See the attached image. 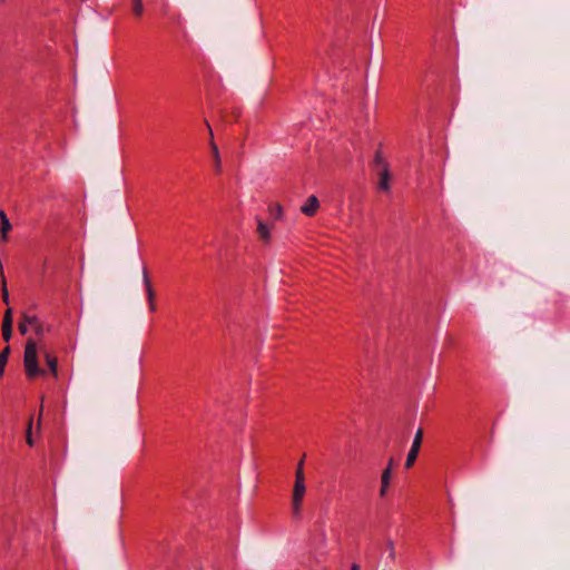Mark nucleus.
I'll return each instance as SVG.
<instances>
[{"instance_id": "obj_17", "label": "nucleus", "mask_w": 570, "mask_h": 570, "mask_svg": "<svg viewBox=\"0 0 570 570\" xmlns=\"http://www.w3.org/2000/svg\"><path fill=\"white\" fill-rule=\"evenodd\" d=\"M384 164L389 163L384 159L382 150L377 149L374 155L373 165L382 169L384 168Z\"/></svg>"}, {"instance_id": "obj_8", "label": "nucleus", "mask_w": 570, "mask_h": 570, "mask_svg": "<svg viewBox=\"0 0 570 570\" xmlns=\"http://www.w3.org/2000/svg\"><path fill=\"white\" fill-rule=\"evenodd\" d=\"M42 354H43L46 364L49 368V372L51 373V375L55 379H58V358H57V356L48 350H45L42 352Z\"/></svg>"}, {"instance_id": "obj_7", "label": "nucleus", "mask_w": 570, "mask_h": 570, "mask_svg": "<svg viewBox=\"0 0 570 570\" xmlns=\"http://www.w3.org/2000/svg\"><path fill=\"white\" fill-rule=\"evenodd\" d=\"M320 208V202H318V198L315 196V195H311L306 202L304 203V205H302L301 207V212L308 216V217H313L316 215L317 210Z\"/></svg>"}, {"instance_id": "obj_5", "label": "nucleus", "mask_w": 570, "mask_h": 570, "mask_svg": "<svg viewBox=\"0 0 570 570\" xmlns=\"http://www.w3.org/2000/svg\"><path fill=\"white\" fill-rule=\"evenodd\" d=\"M391 179H392V175L390 171V165L384 164V168L380 169V171H379L377 188L383 191H390L391 190Z\"/></svg>"}, {"instance_id": "obj_16", "label": "nucleus", "mask_w": 570, "mask_h": 570, "mask_svg": "<svg viewBox=\"0 0 570 570\" xmlns=\"http://www.w3.org/2000/svg\"><path fill=\"white\" fill-rule=\"evenodd\" d=\"M419 452H420V450L411 446V449H410V451L407 453V456H406V461H405V468L406 469H410V468L413 466L414 462L417 459Z\"/></svg>"}, {"instance_id": "obj_23", "label": "nucleus", "mask_w": 570, "mask_h": 570, "mask_svg": "<svg viewBox=\"0 0 570 570\" xmlns=\"http://www.w3.org/2000/svg\"><path fill=\"white\" fill-rule=\"evenodd\" d=\"M31 424H32V420L30 419L29 420V423H28V430H27V443L32 446L33 445V441H32V436H31Z\"/></svg>"}, {"instance_id": "obj_6", "label": "nucleus", "mask_w": 570, "mask_h": 570, "mask_svg": "<svg viewBox=\"0 0 570 570\" xmlns=\"http://www.w3.org/2000/svg\"><path fill=\"white\" fill-rule=\"evenodd\" d=\"M12 309L7 308L2 320V337L6 342H9L12 336Z\"/></svg>"}, {"instance_id": "obj_9", "label": "nucleus", "mask_w": 570, "mask_h": 570, "mask_svg": "<svg viewBox=\"0 0 570 570\" xmlns=\"http://www.w3.org/2000/svg\"><path fill=\"white\" fill-rule=\"evenodd\" d=\"M205 122H206V126H207V128L209 130V135H210V147H212V153H213V157H214V161H215V170L217 174H219L220 173L219 150H218L217 145L214 141V135H213V130H212L209 122L207 120H205Z\"/></svg>"}, {"instance_id": "obj_1", "label": "nucleus", "mask_w": 570, "mask_h": 570, "mask_svg": "<svg viewBox=\"0 0 570 570\" xmlns=\"http://www.w3.org/2000/svg\"><path fill=\"white\" fill-rule=\"evenodd\" d=\"M23 364L28 379L33 380L46 374V371L39 367L37 344L32 338H29L26 343Z\"/></svg>"}, {"instance_id": "obj_19", "label": "nucleus", "mask_w": 570, "mask_h": 570, "mask_svg": "<svg viewBox=\"0 0 570 570\" xmlns=\"http://www.w3.org/2000/svg\"><path fill=\"white\" fill-rule=\"evenodd\" d=\"M295 483H305V476L303 471V461H301L297 465L296 472H295Z\"/></svg>"}, {"instance_id": "obj_20", "label": "nucleus", "mask_w": 570, "mask_h": 570, "mask_svg": "<svg viewBox=\"0 0 570 570\" xmlns=\"http://www.w3.org/2000/svg\"><path fill=\"white\" fill-rule=\"evenodd\" d=\"M422 441H423V430L419 429L415 433V436H414V440L412 443V448L420 450L421 445H422Z\"/></svg>"}, {"instance_id": "obj_4", "label": "nucleus", "mask_w": 570, "mask_h": 570, "mask_svg": "<svg viewBox=\"0 0 570 570\" xmlns=\"http://www.w3.org/2000/svg\"><path fill=\"white\" fill-rule=\"evenodd\" d=\"M142 281H144V285H145V289H146V294H147L149 311L151 313H154L157 309V306L155 303L156 294H155V291L151 285V282H150V278L148 275V271L145 266L142 267Z\"/></svg>"}, {"instance_id": "obj_12", "label": "nucleus", "mask_w": 570, "mask_h": 570, "mask_svg": "<svg viewBox=\"0 0 570 570\" xmlns=\"http://www.w3.org/2000/svg\"><path fill=\"white\" fill-rule=\"evenodd\" d=\"M268 214L274 220H282L284 217L283 207L279 203L268 205Z\"/></svg>"}, {"instance_id": "obj_3", "label": "nucleus", "mask_w": 570, "mask_h": 570, "mask_svg": "<svg viewBox=\"0 0 570 570\" xmlns=\"http://www.w3.org/2000/svg\"><path fill=\"white\" fill-rule=\"evenodd\" d=\"M305 483H294L292 495V513L294 518L301 517L302 503L305 495Z\"/></svg>"}, {"instance_id": "obj_21", "label": "nucleus", "mask_w": 570, "mask_h": 570, "mask_svg": "<svg viewBox=\"0 0 570 570\" xmlns=\"http://www.w3.org/2000/svg\"><path fill=\"white\" fill-rule=\"evenodd\" d=\"M386 546H387V551H389L390 559L392 561H395V547H394V542L392 540H387Z\"/></svg>"}, {"instance_id": "obj_10", "label": "nucleus", "mask_w": 570, "mask_h": 570, "mask_svg": "<svg viewBox=\"0 0 570 570\" xmlns=\"http://www.w3.org/2000/svg\"><path fill=\"white\" fill-rule=\"evenodd\" d=\"M163 13L178 28H183V17L178 11H170L168 4L163 7Z\"/></svg>"}, {"instance_id": "obj_18", "label": "nucleus", "mask_w": 570, "mask_h": 570, "mask_svg": "<svg viewBox=\"0 0 570 570\" xmlns=\"http://www.w3.org/2000/svg\"><path fill=\"white\" fill-rule=\"evenodd\" d=\"M132 12L136 17H141L144 13L142 0H132Z\"/></svg>"}, {"instance_id": "obj_15", "label": "nucleus", "mask_w": 570, "mask_h": 570, "mask_svg": "<svg viewBox=\"0 0 570 570\" xmlns=\"http://www.w3.org/2000/svg\"><path fill=\"white\" fill-rule=\"evenodd\" d=\"M10 354V346L7 345L0 353V377L4 373L6 365L8 363V357Z\"/></svg>"}, {"instance_id": "obj_14", "label": "nucleus", "mask_w": 570, "mask_h": 570, "mask_svg": "<svg viewBox=\"0 0 570 570\" xmlns=\"http://www.w3.org/2000/svg\"><path fill=\"white\" fill-rule=\"evenodd\" d=\"M0 218H1V235H2V238L6 239L7 233L11 229V224L3 210H0Z\"/></svg>"}, {"instance_id": "obj_25", "label": "nucleus", "mask_w": 570, "mask_h": 570, "mask_svg": "<svg viewBox=\"0 0 570 570\" xmlns=\"http://www.w3.org/2000/svg\"><path fill=\"white\" fill-rule=\"evenodd\" d=\"M351 570H361V567L357 563H352Z\"/></svg>"}, {"instance_id": "obj_11", "label": "nucleus", "mask_w": 570, "mask_h": 570, "mask_svg": "<svg viewBox=\"0 0 570 570\" xmlns=\"http://www.w3.org/2000/svg\"><path fill=\"white\" fill-rule=\"evenodd\" d=\"M391 478H392V470H390L389 468H384L382 471V474H381V488H380V497L381 498L385 497L387 489L390 487Z\"/></svg>"}, {"instance_id": "obj_2", "label": "nucleus", "mask_w": 570, "mask_h": 570, "mask_svg": "<svg viewBox=\"0 0 570 570\" xmlns=\"http://www.w3.org/2000/svg\"><path fill=\"white\" fill-rule=\"evenodd\" d=\"M29 325L30 327H33L35 333L38 336H42L45 334L43 324L36 315L23 314L21 321L18 324L19 332L22 335L27 334Z\"/></svg>"}, {"instance_id": "obj_24", "label": "nucleus", "mask_w": 570, "mask_h": 570, "mask_svg": "<svg viewBox=\"0 0 570 570\" xmlns=\"http://www.w3.org/2000/svg\"><path fill=\"white\" fill-rule=\"evenodd\" d=\"M393 466H394V459L390 458L385 468H389L390 470L393 471Z\"/></svg>"}, {"instance_id": "obj_13", "label": "nucleus", "mask_w": 570, "mask_h": 570, "mask_svg": "<svg viewBox=\"0 0 570 570\" xmlns=\"http://www.w3.org/2000/svg\"><path fill=\"white\" fill-rule=\"evenodd\" d=\"M257 234L264 243H269V240H271L269 228L262 219H257Z\"/></svg>"}, {"instance_id": "obj_22", "label": "nucleus", "mask_w": 570, "mask_h": 570, "mask_svg": "<svg viewBox=\"0 0 570 570\" xmlns=\"http://www.w3.org/2000/svg\"><path fill=\"white\" fill-rule=\"evenodd\" d=\"M2 301L6 304H9V293H8V288H7L4 278L2 279Z\"/></svg>"}]
</instances>
